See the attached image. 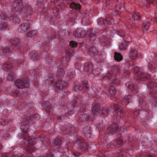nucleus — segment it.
<instances>
[{"label": "nucleus", "instance_id": "7ed1b4c3", "mask_svg": "<svg viewBox=\"0 0 157 157\" xmlns=\"http://www.w3.org/2000/svg\"><path fill=\"white\" fill-rule=\"evenodd\" d=\"M124 131V129L119 128L118 125L116 123H112L107 128V132L112 134L117 132L121 134Z\"/></svg>", "mask_w": 157, "mask_h": 157}, {"label": "nucleus", "instance_id": "f03ea898", "mask_svg": "<svg viewBox=\"0 0 157 157\" xmlns=\"http://www.w3.org/2000/svg\"><path fill=\"white\" fill-rule=\"evenodd\" d=\"M75 144H77L76 148L82 151H86L88 148L89 145L87 143H85L81 140V137L76 138L75 140Z\"/></svg>", "mask_w": 157, "mask_h": 157}, {"label": "nucleus", "instance_id": "393cba45", "mask_svg": "<svg viewBox=\"0 0 157 157\" xmlns=\"http://www.w3.org/2000/svg\"><path fill=\"white\" fill-rule=\"evenodd\" d=\"M19 40L18 38L16 37L11 39L10 42L12 46L11 47V49H12V48H14L15 47V48L17 47V45L19 43Z\"/></svg>", "mask_w": 157, "mask_h": 157}, {"label": "nucleus", "instance_id": "a18cd8bd", "mask_svg": "<svg viewBox=\"0 0 157 157\" xmlns=\"http://www.w3.org/2000/svg\"><path fill=\"white\" fill-rule=\"evenodd\" d=\"M117 33L120 36L124 37L125 36V33L122 30L118 31Z\"/></svg>", "mask_w": 157, "mask_h": 157}, {"label": "nucleus", "instance_id": "6e6552de", "mask_svg": "<svg viewBox=\"0 0 157 157\" xmlns=\"http://www.w3.org/2000/svg\"><path fill=\"white\" fill-rule=\"evenodd\" d=\"M30 24L29 22L24 23L18 27V31L20 33L24 32L29 29L30 28Z\"/></svg>", "mask_w": 157, "mask_h": 157}, {"label": "nucleus", "instance_id": "9d476101", "mask_svg": "<svg viewBox=\"0 0 157 157\" xmlns=\"http://www.w3.org/2000/svg\"><path fill=\"white\" fill-rule=\"evenodd\" d=\"M122 141L120 139H116L110 142L109 147L112 148L115 147H120L122 145Z\"/></svg>", "mask_w": 157, "mask_h": 157}, {"label": "nucleus", "instance_id": "39448f33", "mask_svg": "<svg viewBox=\"0 0 157 157\" xmlns=\"http://www.w3.org/2000/svg\"><path fill=\"white\" fill-rule=\"evenodd\" d=\"M13 6L15 10L18 13H22L24 12V6L21 0H15L13 2Z\"/></svg>", "mask_w": 157, "mask_h": 157}, {"label": "nucleus", "instance_id": "79ce46f5", "mask_svg": "<svg viewBox=\"0 0 157 157\" xmlns=\"http://www.w3.org/2000/svg\"><path fill=\"white\" fill-rule=\"evenodd\" d=\"M28 129V126H25L24 125H22L21 126V129L25 134L27 133L26 130Z\"/></svg>", "mask_w": 157, "mask_h": 157}, {"label": "nucleus", "instance_id": "c85d7f7f", "mask_svg": "<svg viewBox=\"0 0 157 157\" xmlns=\"http://www.w3.org/2000/svg\"><path fill=\"white\" fill-rule=\"evenodd\" d=\"M10 19L12 21L15 23H18L20 22V18L16 14L13 15V16H10Z\"/></svg>", "mask_w": 157, "mask_h": 157}, {"label": "nucleus", "instance_id": "e433bc0d", "mask_svg": "<svg viewBox=\"0 0 157 157\" xmlns=\"http://www.w3.org/2000/svg\"><path fill=\"white\" fill-rule=\"evenodd\" d=\"M109 93L111 96L114 95L116 94V90L113 86H111L109 89Z\"/></svg>", "mask_w": 157, "mask_h": 157}, {"label": "nucleus", "instance_id": "1a4fd4ad", "mask_svg": "<svg viewBox=\"0 0 157 157\" xmlns=\"http://www.w3.org/2000/svg\"><path fill=\"white\" fill-rule=\"evenodd\" d=\"M55 86L58 89L63 90L66 88L67 86V83L65 81L61 80L56 82Z\"/></svg>", "mask_w": 157, "mask_h": 157}, {"label": "nucleus", "instance_id": "338daca9", "mask_svg": "<svg viewBox=\"0 0 157 157\" xmlns=\"http://www.w3.org/2000/svg\"><path fill=\"white\" fill-rule=\"evenodd\" d=\"M52 2L55 3L58 1V0H51Z\"/></svg>", "mask_w": 157, "mask_h": 157}, {"label": "nucleus", "instance_id": "f8f14e48", "mask_svg": "<svg viewBox=\"0 0 157 157\" xmlns=\"http://www.w3.org/2000/svg\"><path fill=\"white\" fill-rule=\"evenodd\" d=\"M82 86L80 85H76L74 87V91L77 92L78 90H81L83 88L87 89L89 88V86L86 81H84L82 82Z\"/></svg>", "mask_w": 157, "mask_h": 157}, {"label": "nucleus", "instance_id": "aec40b11", "mask_svg": "<svg viewBox=\"0 0 157 157\" xmlns=\"http://www.w3.org/2000/svg\"><path fill=\"white\" fill-rule=\"evenodd\" d=\"M149 78V74L143 72L138 76V78L140 81H144L146 80Z\"/></svg>", "mask_w": 157, "mask_h": 157}, {"label": "nucleus", "instance_id": "5fc2aeb1", "mask_svg": "<svg viewBox=\"0 0 157 157\" xmlns=\"http://www.w3.org/2000/svg\"><path fill=\"white\" fill-rule=\"evenodd\" d=\"M20 94L19 91H16L14 94V96L16 97H19L20 95Z\"/></svg>", "mask_w": 157, "mask_h": 157}, {"label": "nucleus", "instance_id": "09e8293b", "mask_svg": "<svg viewBox=\"0 0 157 157\" xmlns=\"http://www.w3.org/2000/svg\"><path fill=\"white\" fill-rule=\"evenodd\" d=\"M10 51V48L7 47H6L3 50V52L4 53L7 54L9 53Z\"/></svg>", "mask_w": 157, "mask_h": 157}, {"label": "nucleus", "instance_id": "052dcab7", "mask_svg": "<svg viewBox=\"0 0 157 157\" xmlns=\"http://www.w3.org/2000/svg\"><path fill=\"white\" fill-rule=\"evenodd\" d=\"M134 70L135 73H137L139 72V69L138 67H136L134 68Z\"/></svg>", "mask_w": 157, "mask_h": 157}, {"label": "nucleus", "instance_id": "4d7b16f0", "mask_svg": "<svg viewBox=\"0 0 157 157\" xmlns=\"http://www.w3.org/2000/svg\"><path fill=\"white\" fill-rule=\"evenodd\" d=\"M119 72L121 73V74L124 75L125 73H126V71L124 70V69L121 70H119Z\"/></svg>", "mask_w": 157, "mask_h": 157}, {"label": "nucleus", "instance_id": "6ab92c4d", "mask_svg": "<svg viewBox=\"0 0 157 157\" xmlns=\"http://www.w3.org/2000/svg\"><path fill=\"white\" fill-rule=\"evenodd\" d=\"M99 109V113L100 114L101 116L105 117L108 115L109 113V108L108 107H106L103 109L102 108L100 110V107Z\"/></svg>", "mask_w": 157, "mask_h": 157}, {"label": "nucleus", "instance_id": "c03bdc74", "mask_svg": "<svg viewBox=\"0 0 157 157\" xmlns=\"http://www.w3.org/2000/svg\"><path fill=\"white\" fill-rule=\"evenodd\" d=\"M7 24L5 22L0 24V30H3L6 29Z\"/></svg>", "mask_w": 157, "mask_h": 157}, {"label": "nucleus", "instance_id": "f704fd0d", "mask_svg": "<svg viewBox=\"0 0 157 157\" xmlns=\"http://www.w3.org/2000/svg\"><path fill=\"white\" fill-rule=\"evenodd\" d=\"M114 59L117 61L119 62L122 59V58L120 53L116 52L114 54Z\"/></svg>", "mask_w": 157, "mask_h": 157}, {"label": "nucleus", "instance_id": "bf43d9fd", "mask_svg": "<svg viewBox=\"0 0 157 157\" xmlns=\"http://www.w3.org/2000/svg\"><path fill=\"white\" fill-rule=\"evenodd\" d=\"M140 113L139 110H137L134 112V114L136 116H138Z\"/></svg>", "mask_w": 157, "mask_h": 157}, {"label": "nucleus", "instance_id": "2eb2a0df", "mask_svg": "<svg viewBox=\"0 0 157 157\" xmlns=\"http://www.w3.org/2000/svg\"><path fill=\"white\" fill-rule=\"evenodd\" d=\"M42 105L46 108V111L48 113H50L52 110V105L48 101H44L42 104Z\"/></svg>", "mask_w": 157, "mask_h": 157}, {"label": "nucleus", "instance_id": "13d9d810", "mask_svg": "<svg viewBox=\"0 0 157 157\" xmlns=\"http://www.w3.org/2000/svg\"><path fill=\"white\" fill-rule=\"evenodd\" d=\"M152 65V62H149L148 63V69H150L151 68V66Z\"/></svg>", "mask_w": 157, "mask_h": 157}, {"label": "nucleus", "instance_id": "e2e57ef3", "mask_svg": "<svg viewBox=\"0 0 157 157\" xmlns=\"http://www.w3.org/2000/svg\"><path fill=\"white\" fill-rule=\"evenodd\" d=\"M17 65L19 67H23V64H22V62H21L19 63H17Z\"/></svg>", "mask_w": 157, "mask_h": 157}, {"label": "nucleus", "instance_id": "680f3d73", "mask_svg": "<svg viewBox=\"0 0 157 157\" xmlns=\"http://www.w3.org/2000/svg\"><path fill=\"white\" fill-rule=\"evenodd\" d=\"M80 155V153L78 152H75L73 153V155L75 156H78Z\"/></svg>", "mask_w": 157, "mask_h": 157}, {"label": "nucleus", "instance_id": "a878e982", "mask_svg": "<svg viewBox=\"0 0 157 157\" xmlns=\"http://www.w3.org/2000/svg\"><path fill=\"white\" fill-rule=\"evenodd\" d=\"M70 4V7L73 9L76 10H79L81 8V5L78 3H76L74 2H72Z\"/></svg>", "mask_w": 157, "mask_h": 157}, {"label": "nucleus", "instance_id": "dca6fc26", "mask_svg": "<svg viewBox=\"0 0 157 157\" xmlns=\"http://www.w3.org/2000/svg\"><path fill=\"white\" fill-rule=\"evenodd\" d=\"M114 108L115 111L114 113V116L117 117H121V113L122 112V110L121 106L117 104H114Z\"/></svg>", "mask_w": 157, "mask_h": 157}, {"label": "nucleus", "instance_id": "412c9836", "mask_svg": "<svg viewBox=\"0 0 157 157\" xmlns=\"http://www.w3.org/2000/svg\"><path fill=\"white\" fill-rule=\"evenodd\" d=\"M90 127L88 125L85 126L83 128L82 132L84 134L89 135L90 136L91 134Z\"/></svg>", "mask_w": 157, "mask_h": 157}, {"label": "nucleus", "instance_id": "bb28decb", "mask_svg": "<svg viewBox=\"0 0 157 157\" xmlns=\"http://www.w3.org/2000/svg\"><path fill=\"white\" fill-rule=\"evenodd\" d=\"M132 17L134 21H138L141 18V15L138 13H134L132 14Z\"/></svg>", "mask_w": 157, "mask_h": 157}, {"label": "nucleus", "instance_id": "c9c22d12", "mask_svg": "<svg viewBox=\"0 0 157 157\" xmlns=\"http://www.w3.org/2000/svg\"><path fill=\"white\" fill-rule=\"evenodd\" d=\"M37 52L35 50H33L30 53V56L32 57L33 60H35L37 59Z\"/></svg>", "mask_w": 157, "mask_h": 157}, {"label": "nucleus", "instance_id": "f257e3e1", "mask_svg": "<svg viewBox=\"0 0 157 157\" xmlns=\"http://www.w3.org/2000/svg\"><path fill=\"white\" fill-rule=\"evenodd\" d=\"M36 138H31L30 137H26L23 140V142L25 144L29 145L26 148V153L22 156L18 155H14L12 157H32V155L31 153L34 152L35 150V148L34 146L35 143L34 141Z\"/></svg>", "mask_w": 157, "mask_h": 157}, {"label": "nucleus", "instance_id": "473e14b6", "mask_svg": "<svg viewBox=\"0 0 157 157\" xmlns=\"http://www.w3.org/2000/svg\"><path fill=\"white\" fill-rule=\"evenodd\" d=\"M87 119H88L87 114H82L80 116L79 118V120L81 122H84L86 121H87Z\"/></svg>", "mask_w": 157, "mask_h": 157}, {"label": "nucleus", "instance_id": "a19ab883", "mask_svg": "<svg viewBox=\"0 0 157 157\" xmlns=\"http://www.w3.org/2000/svg\"><path fill=\"white\" fill-rule=\"evenodd\" d=\"M54 78L52 77H50L48 79L45 80V82L48 83L49 85H52L53 83Z\"/></svg>", "mask_w": 157, "mask_h": 157}, {"label": "nucleus", "instance_id": "cd10ccee", "mask_svg": "<svg viewBox=\"0 0 157 157\" xmlns=\"http://www.w3.org/2000/svg\"><path fill=\"white\" fill-rule=\"evenodd\" d=\"M93 66L91 63H89L84 67V71L86 72H88L89 73L92 72L93 71Z\"/></svg>", "mask_w": 157, "mask_h": 157}, {"label": "nucleus", "instance_id": "9b49d317", "mask_svg": "<svg viewBox=\"0 0 157 157\" xmlns=\"http://www.w3.org/2000/svg\"><path fill=\"white\" fill-rule=\"evenodd\" d=\"M74 35L76 37L79 38L83 37L86 35L85 31L82 29H77L75 32Z\"/></svg>", "mask_w": 157, "mask_h": 157}, {"label": "nucleus", "instance_id": "20e7f679", "mask_svg": "<svg viewBox=\"0 0 157 157\" xmlns=\"http://www.w3.org/2000/svg\"><path fill=\"white\" fill-rule=\"evenodd\" d=\"M100 105L99 104H95L93 107L91 114L88 115V120L93 121L97 115L99 114Z\"/></svg>", "mask_w": 157, "mask_h": 157}, {"label": "nucleus", "instance_id": "58836bf2", "mask_svg": "<svg viewBox=\"0 0 157 157\" xmlns=\"http://www.w3.org/2000/svg\"><path fill=\"white\" fill-rule=\"evenodd\" d=\"M39 138L41 142L43 145H44L46 146H47L48 145V143L44 137H40Z\"/></svg>", "mask_w": 157, "mask_h": 157}, {"label": "nucleus", "instance_id": "a211bd4d", "mask_svg": "<svg viewBox=\"0 0 157 157\" xmlns=\"http://www.w3.org/2000/svg\"><path fill=\"white\" fill-rule=\"evenodd\" d=\"M88 54L90 56H94L96 55L98 52L97 48L94 47H91L88 49Z\"/></svg>", "mask_w": 157, "mask_h": 157}, {"label": "nucleus", "instance_id": "49530a36", "mask_svg": "<svg viewBox=\"0 0 157 157\" xmlns=\"http://www.w3.org/2000/svg\"><path fill=\"white\" fill-rule=\"evenodd\" d=\"M0 17L1 19L5 20L7 17L2 12L0 11Z\"/></svg>", "mask_w": 157, "mask_h": 157}, {"label": "nucleus", "instance_id": "4be33fe9", "mask_svg": "<svg viewBox=\"0 0 157 157\" xmlns=\"http://www.w3.org/2000/svg\"><path fill=\"white\" fill-rule=\"evenodd\" d=\"M58 6L57 8L53 9V12L54 14H58V12L63 9H64V5L63 3H58Z\"/></svg>", "mask_w": 157, "mask_h": 157}, {"label": "nucleus", "instance_id": "0eeeda50", "mask_svg": "<svg viewBox=\"0 0 157 157\" xmlns=\"http://www.w3.org/2000/svg\"><path fill=\"white\" fill-rule=\"evenodd\" d=\"M126 87L130 89L131 93L133 94H136L138 92L139 89L137 85H134L133 83L131 81L127 82L125 84Z\"/></svg>", "mask_w": 157, "mask_h": 157}, {"label": "nucleus", "instance_id": "c756f323", "mask_svg": "<svg viewBox=\"0 0 157 157\" xmlns=\"http://www.w3.org/2000/svg\"><path fill=\"white\" fill-rule=\"evenodd\" d=\"M65 72L64 70L61 68H59L58 69L56 73V75L58 77L62 78L64 76Z\"/></svg>", "mask_w": 157, "mask_h": 157}, {"label": "nucleus", "instance_id": "5701e85b", "mask_svg": "<svg viewBox=\"0 0 157 157\" xmlns=\"http://www.w3.org/2000/svg\"><path fill=\"white\" fill-rule=\"evenodd\" d=\"M86 35L88 37L91 38L90 40L94 41L96 38V34L93 33L90 29H89L86 33Z\"/></svg>", "mask_w": 157, "mask_h": 157}, {"label": "nucleus", "instance_id": "37998d69", "mask_svg": "<svg viewBox=\"0 0 157 157\" xmlns=\"http://www.w3.org/2000/svg\"><path fill=\"white\" fill-rule=\"evenodd\" d=\"M147 2L149 6H150L151 3H153L155 5V6L157 7V0H147Z\"/></svg>", "mask_w": 157, "mask_h": 157}, {"label": "nucleus", "instance_id": "69168bd1", "mask_svg": "<svg viewBox=\"0 0 157 157\" xmlns=\"http://www.w3.org/2000/svg\"><path fill=\"white\" fill-rule=\"evenodd\" d=\"M154 20L153 21V23L154 24L155 23H157V18H154Z\"/></svg>", "mask_w": 157, "mask_h": 157}, {"label": "nucleus", "instance_id": "603ef678", "mask_svg": "<svg viewBox=\"0 0 157 157\" xmlns=\"http://www.w3.org/2000/svg\"><path fill=\"white\" fill-rule=\"evenodd\" d=\"M13 74L12 73H10L8 74L7 79L8 81H11L13 78Z\"/></svg>", "mask_w": 157, "mask_h": 157}, {"label": "nucleus", "instance_id": "4468645a", "mask_svg": "<svg viewBox=\"0 0 157 157\" xmlns=\"http://www.w3.org/2000/svg\"><path fill=\"white\" fill-rule=\"evenodd\" d=\"M152 19L149 17L146 20L143 21L142 24V27L144 31H147L148 29L150 27V21Z\"/></svg>", "mask_w": 157, "mask_h": 157}, {"label": "nucleus", "instance_id": "8fccbe9b", "mask_svg": "<svg viewBox=\"0 0 157 157\" xmlns=\"http://www.w3.org/2000/svg\"><path fill=\"white\" fill-rule=\"evenodd\" d=\"M112 70L114 72H118L119 71L118 67L117 66H115L112 67Z\"/></svg>", "mask_w": 157, "mask_h": 157}, {"label": "nucleus", "instance_id": "0e129e2a", "mask_svg": "<svg viewBox=\"0 0 157 157\" xmlns=\"http://www.w3.org/2000/svg\"><path fill=\"white\" fill-rule=\"evenodd\" d=\"M3 123H4L6 124H7V123H6V121H3V122L2 121L0 122V124H3Z\"/></svg>", "mask_w": 157, "mask_h": 157}, {"label": "nucleus", "instance_id": "ddd939ff", "mask_svg": "<svg viewBox=\"0 0 157 157\" xmlns=\"http://www.w3.org/2000/svg\"><path fill=\"white\" fill-rule=\"evenodd\" d=\"M128 55L130 58L132 59H135L138 56V52L136 49L131 48L129 50Z\"/></svg>", "mask_w": 157, "mask_h": 157}, {"label": "nucleus", "instance_id": "f3484780", "mask_svg": "<svg viewBox=\"0 0 157 157\" xmlns=\"http://www.w3.org/2000/svg\"><path fill=\"white\" fill-rule=\"evenodd\" d=\"M23 10L24 12L22 13L25 14L27 16L31 15L33 13V10L32 8L28 5L24 6Z\"/></svg>", "mask_w": 157, "mask_h": 157}, {"label": "nucleus", "instance_id": "423d86ee", "mask_svg": "<svg viewBox=\"0 0 157 157\" xmlns=\"http://www.w3.org/2000/svg\"><path fill=\"white\" fill-rule=\"evenodd\" d=\"M15 84V86L19 89H23L25 87H28L29 86V83L24 79L16 80Z\"/></svg>", "mask_w": 157, "mask_h": 157}, {"label": "nucleus", "instance_id": "6e6d98bb", "mask_svg": "<svg viewBox=\"0 0 157 157\" xmlns=\"http://www.w3.org/2000/svg\"><path fill=\"white\" fill-rule=\"evenodd\" d=\"M101 42H103L104 43L105 45H108L110 43V41L108 40H106L104 41H101Z\"/></svg>", "mask_w": 157, "mask_h": 157}, {"label": "nucleus", "instance_id": "72a5a7b5", "mask_svg": "<svg viewBox=\"0 0 157 157\" xmlns=\"http://www.w3.org/2000/svg\"><path fill=\"white\" fill-rule=\"evenodd\" d=\"M148 88L152 89L153 90V89L157 87V85L153 82H149L147 85Z\"/></svg>", "mask_w": 157, "mask_h": 157}, {"label": "nucleus", "instance_id": "4c0bfd02", "mask_svg": "<svg viewBox=\"0 0 157 157\" xmlns=\"http://www.w3.org/2000/svg\"><path fill=\"white\" fill-rule=\"evenodd\" d=\"M36 33L37 31L36 30L29 31L27 34V36L29 37H31L34 35Z\"/></svg>", "mask_w": 157, "mask_h": 157}, {"label": "nucleus", "instance_id": "2f4dec72", "mask_svg": "<svg viewBox=\"0 0 157 157\" xmlns=\"http://www.w3.org/2000/svg\"><path fill=\"white\" fill-rule=\"evenodd\" d=\"M128 46L127 43L124 40V42L119 44V49L121 51L125 50L126 49Z\"/></svg>", "mask_w": 157, "mask_h": 157}, {"label": "nucleus", "instance_id": "b1692460", "mask_svg": "<svg viewBox=\"0 0 157 157\" xmlns=\"http://www.w3.org/2000/svg\"><path fill=\"white\" fill-rule=\"evenodd\" d=\"M132 97L130 95H125L123 99V101L126 104L131 102L132 101Z\"/></svg>", "mask_w": 157, "mask_h": 157}, {"label": "nucleus", "instance_id": "de8ad7c7", "mask_svg": "<svg viewBox=\"0 0 157 157\" xmlns=\"http://www.w3.org/2000/svg\"><path fill=\"white\" fill-rule=\"evenodd\" d=\"M3 67H6V69L8 71L10 70L11 68L12 65L9 64H6L3 65Z\"/></svg>", "mask_w": 157, "mask_h": 157}, {"label": "nucleus", "instance_id": "864d4df0", "mask_svg": "<svg viewBox=\"0 0 157 157\" xmlns=\"http://www.w3.org/2000/svg\"><path fill=\"white\" fill-rule=\"evenodd\" d=\"M77 43L74 41H71L70 42V45L72 47H75L77 46Z\"/></svg>", "mask_w": 157, "mask_h": 157}, {"label": "nucleus", "instance_id": "7c9ffc66", "mask_svg": "<svg viewBox=\"0 0 157 157\" xmlns=\"http://www.w3.org/2000/svg\"><path fill=\"white\" fill-rule=\"evenodd\" d=\"M128 143L130 146L134 147L137 144V140L134 138H131L129 139Z\"/></svg>", "mask_w": 157, "mask_h": 157}, {"label": "nucleus", "instance_id": "ea45409f", "mask_svg": "<svg viewBox=\"0 0 157 157\" xmlns=\"http://www.w3.org/2000/svg\"><path fill=\"white\" fill-rule=\"evenodd\" d=\"M54 143L56 145H59L61 144L62 140L60 138H56L55 140Z\"/></svg>", "mask_w": 157, "mask_h": 157}, {"label": "nucleus", "instance_id": "774afa93", "mask_svg": "<svg viewBox=\"0 0 157 157\" xmlns=\"http://www.w3.org/2000/svg\"><path fill=\"white\" fill-rule=\"evenodd\" d=\"M113 81L114 82L116 83L117 81V78H114Z\"/></svg>", "mask_w": 157, "mask_h": 157}, {"label": "nucleus", "instance_id": "3c124183", "mask_svg": "<svg viewBox=\"0 0 157 157\" xmlns=\"http://www.w3.org/2000/svg\"><path fill=\"white\" fill-rule=\"evenodd\" d=\"M105 21L108 24H110L111 23H112L114 21L113 19L110 20V18H106Z\"/></svg>", "mask_w": 157, "mask_h": 157}]
</instances>
